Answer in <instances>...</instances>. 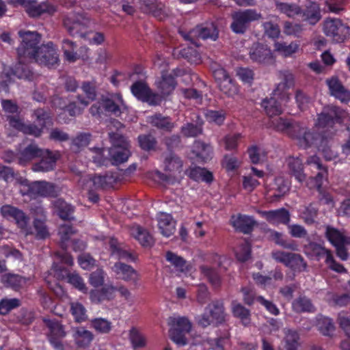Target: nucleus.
<instances>
[{
    "label": "nucleus",
    "instance_id": "f257e3e1",
    "mask_svg": "<svg viewBox=\"0 0 350 350\" xmlns=\"http://www.w3.org/2000/svg\"><path fill=\"white\" fill-rule=\"evenodd\" d=\"M344 113L342 109L335 105H327L323 108L315 123L319 129H322L323 139H331L336 135L337 130L335 124L341 122Z\"/></svg>",
    "mask_w": 350,
    "mask_h": 350
},
{
    "label": "nucleus",
    "instance_id": "f03ea898",
    "mask_svg": "<svg viewBox=\"0 0 350 350\" xmlns=\"http://www.w3.org/2000/svg\"><path fill=\"white\" fill-rule=\"evenodd\" d=\"M18 36L21 38V44L17 48L18 59L23 61H32L40 48L41 35L37 31L20 30Z\"/></svg>",
    "mask_w": 350,
    "mask_h": 350
},
{
    "label": "nucleus",
    "instance_id": "7ed1b4c3",
    "mask_svg": "<svg viewBox=\"0 0 350 350\" xmlns=\"http://www.w3.org/2000/svg\"><path fill=\"white\" fill-rule=\"evenodd\" d=\"M179 32L185 40L189 41L196 46H198V41L200 39L204 40L210 39L215 41L219 37L217 26L213 22H206L198 25L188 32L183 31Z\"/></svg>",
    "mask_w": 350,
    "mask_h": 350
},
{
    "label": "nucleus",
    "instance_id": "20e7f679",
    "mask_svg": "<svg viewBox=\"0 0 350 350\" xmlns=\"http://www.w3.org/2000/svg\"><path fill=\"white\" fill-rule=\"evenodd\" d=\"M232 23L230 28L232 31L237 34H244L253 21L262 18V16L255 9H247L234 12L231 15Z\"/></svg>",
    "mask_w": 350,
    "mask_h": 350
},
{
    "label": "nucleus",
    "instance_id": "39448f33",
    "mask_svg": "<svg viewBox=\"0 0 350 350\" xmlns=\"http://www.w3.org/2000/svg\"><path fill=\"white\" fill-rule=\"evenodd\" d=\"M10 4L14 7L22 6L27 15L33 18L40 17L44 14H53L56 11V7L49 1H43L38 3L37 0H7Z\"/></svg>",
    "mask_w": 350,
    "mask_h": 350
},
{
    "label": "nucleus",
    "instance_id": "423d86ee",
    "mask_svg": "<svg viewBox=\"0 0 350 350\" xmlns=\"http://www.w3.org/2000/svg\"><path fill=\"white\" fill-rule=\"evenodd\" d=\"M90 23V18L84 14L71 12L64 16L63 24L68 33L71 36L80 34L85 37L82 31L87 28Z\"/></svg>",
    "mask_w": 350,
    "mask_h": 350
},
{
    "label": "nucleus",
    "instance_id": "0eeeda50",
    "mask_svg": "<svg viewBox=\"0 0 350 350\" xmlns=\"http://www.w3.org/2000/svg\"><path fill=\"white\" fill-rule=\"evenodd\" d=\"M325 237L336 247L337 256L342 260L348 258L347 245H350V237L344 235L338 229L330 226H326Z\"/></svg>",
    "mask_w": 350,
    "mask_h": 350
},
{
    "label": "nucleus",
    "instance_id": "6e6552de",
    "mask_svg": "<svg viewBox=\"0 0 350 350\" xmlns=\"http://www.w3.org/2000/svg\"><path fill=\"white\" fill-rule=\"evenodd\" d=\"M172 325L169 331L170 337L176 344L183 346L187 344L185 334L191 329V324L185 317L170 318Z\"/></svg>",
    "mask_w": 350,
    "mask_h": 350
},
{
    "label": "nucleus",
    "instance_id": "1a4fd4ad",
    "mask_svg": "<svg viewBox=\"0 0 350 350\" xmlns=\"http://www.w3.org/2000/svg\"><path fill=\"white\" fill-rule=\"evenodd\" d=\"M271 256L277 262L284 264L294 271L301 272L306 270L307 263L299 254L275 251L271 253Z\"/></svg>",
    "mask_w": 350,
    "mask_h": 350
},
{
    "label": "nucleus",
    "instance_id": "9d476101",
    "mask_svg": "<svg viewBox=\"0 0 350 350\" xmlns=\"http://www.w3.org/2000/svg\"><path fill=\"white\" fill-rule=\"evenodd\" d=\"M324 32L336 42H342L350 35V27L338 18L328 19L324 24Z\"/></svg>",
    "mask_w": 350,
    "mask_h": 350
},
{
    "label": "nucleus",
    "instance_id": "9b49d317",
    "mask_svg": "<svg viewBox=\"0 0 350 350\" xmlns=\"http://www.w3.org/2000/svg\"><path fill=\"white\" fill-rule=\"evenodd\" d=\"M34 56L35 57L32 58L33 62L49 68L55 67L59 63V55L51 42L40 45Z\"/></svg>",
    "mask_w": 350,
    "mask_h": 350
},
{
    "label": "nucleus",
    "instance_id": "f8f14e48",
    "mask_svg": "<svg viewBox=\"0 0 350 350\" xmlns=\"http://www.w3.org/2000/svg\"><path fill=\"white\" fill-rule=\"evenodd\" d=\"M1 213L5 217H10L13 218L17 226L25 235L33 234L31 228L29 226V217L22 210L6 204L1 208Z\"/></svg>",
    "mask_w": 350,
    "mask_h": 350
},
{
    "label": "nucleus",
    "instance_id": "ddd939ff",
    "mask_svg": "<svg viewBox=\"0 0 350 350\" xmlns=\"http://www.w3.org/2000/svg\"><path fill=\"white\" fill-rule=\"evenodd\" d=\"M272 126L277 130L285 133L291 137L297 139L300 138L306 126L304 124L282 118L272 121Z\"/></svg>",
    "mask_w": 350,
    "mask_h": 350
},
{
    "label": "nucleus",
    "instance_id": "4468645a",
    "mask_svg": "<svg viewBox=\"0 0 350 350\" xmlns=\"http://www.w3.org/2000/svg\"><path fill=\"white\" fill-rule=\"evenodd\" d=\"M43 322L49 330L47 337L50 343L57 350H64L62 340L66 336V332L63 325L55 319L44 318Z\"/></svg>",
    "mask_w": 350,
    "mask_h": 350
},
{
    "label": "nucleus",
    "instance_id": "2eb2a0df",
    "mask_svg": "<svg viewBox=\"0 0 350 350\" xmlns=\"http://www.w3.org/2000/svg\"><path fill=\"white\" fill-rule=\"evenodd\" d=\"M33 61H21L18 59V64H16L11 71V72H3L1 74V78L5 79L3 80L0 84L3 88H8V83L11 82V76L14 75L18 79H23L28 81L35 80V73L32 72L29 66L26 64L28 62H32Z\"/></svg>",
    "mask_w": 350,
    "mask_h": 350
},
{
    "label": "nucleus",
    "instance_id": "dca6fc26",
    "mask_svg": "<svg viewBox=\"0 0 350 350\" xmlns=\"http://www.w3.org/2000/svg\"><path fill=\"white\" fill-rule=\"evenodd\" d=\"M28 194L30 196L56 198L60 189L54 183L46 181H35L28 187Z\"/></svg>",
    "mask_w": 350,
    "mask_h": 350
},
{
    "label": "nucleus",
    "instance_id": "f3484780",
    "mask_svg": "<svg viewBox=\"0 0 350 350\" xmlns=\"http://www.w3.org/2000/svg\"><path fill=\"white\" fill-rule=\"evenodd\" d=\"M40 161L32 165L31 170L33 172H46L53 170L56 162L59 158V153L57 151L53 152L49 149H42Z\"/></svg>",
    "mask_w": 350,
    "mask_h": 350
},
{
    "label": "nucleus",
    "instance_id": "a211bd4d",
    "mask_svg": "<svg viewBox=\"0 0 350 350\" xmlns=\"http://www.w3.org/2000/svg\"><path fill=\"white\" fill-rule=\"evenodd\" d=\"M258 213L273 225L283 224L287 226L291 221L290 212L284 208L271 211H258Z\"/></svg>",
    "mask_w": 350,
    "mask_h": 350
},
{
    "label": "nucleus",
    "instance_id": "6ab92c4d",
    "mask_svg": "<svg viewBox=\"0 0 350 350\" xmlns=\"http://www.w3.org/2000/svg\"><path fill=\"white\" fill-rule=\"evenodd\" d=\"M330 94L342 103L350 101V91L347 90L338 77H332L326 80Z\"/></svg>",
    "mask_w": 350,
    "mask_h": 350
},
{
    "label": "nucleus",
    "instance_id": "aec40b11",
    "mask_svg": "<svg viewBox=\"0 0 350 350\" xmlns=\"http://www.w3.org/2000/svg\"><path fill=\"white\" fill-rule=\"evenodd\" d=\"M141 10L144 13L151 14L159 21L167 16V9L161 2L157 0H142Z\"/></svg>",
    "mask_w": 350,
    "mask_h": 350
},
{
    "label": "nucleus",
    "instance_id": "412c9836",
    "mask_svg": "<svg viewBox=\"0 0 350 350\" xmlns=\"http://www.w3.org/2000/svg\"><path fill=\"white\" fill-rule=\"evenodd\" d=\"M54 271L55 275L59 279H64L66 277L68 281L76 288L79 289L83 293H87L88 288L86 287L82 278L77 273H68V270L62 265H55Z\"/></svg>",
    "mask_w": 350,
    "mask_h": 350
},
{
    "label": "nucleus",
    "instance_id": "4be33fe9",
    "mask_svg": "<svg viewBox=\"0 0 350 350\" xmlns=\"http://www.w3.org/2000/svg\"><path fill=\"white\" fill-rule=\"evenodd\" d=\"M306 164L313 166L318 170L317 175L310 178L312 182H314V187L320 191L324 180L327 178V167L323 166L321 162V159L316 155L309 157L306 160Z\"/></svg>",
    "mask_w": 350,
    "mask_h": 350
},
{
    "label": "nucleus",
    "instance_id": "5701e85b",
    "mask_svg": "<svg viewBox=\"0 0 350 350\" xmlns=\"http://www.w3.org/2000/svg\"><path fill=\"white\" fill-rule=\"evenodd\" d=\"M42 149L35 143H31L19 150L17 153V161L20 165H26L33 160L42 156Z\"/></svg>",
    "mask_w": 350,
    "mask_h": 350
},
{
    "label": "nucleus",
    "instance_id": "b1692460",
    "mask_svg": "<svg viewBox=\"0 0 350 350\" xmlns=\"http://www.w3.org/2000/svg\"><path fill=\"white\" fill-rule=\"evenodd\" d=\"M108 245L111 256L118 259L131 260V261L135 260L133 254L129 251L127 246L124 243L118 241L117 239L111 237L109 239Z\"/></svg>",
    "mask_w": 350,
    "mask_h": 350
},
{
    "label": "nucleus",
    "instance_id": "393cba45",
    "mask_svg": "<svg viewBox=\"0 0 350 350\" xmlns=\"http://www.w3.org/2000/svg\"><path fill=\"white\" fill-rule=\"evenodd\" d=\"M111 269L117 275H121V278L126 282H132L136 284L139 278L137 271L131 266L123 262H116Z\"/></svg>",
    "mask_w": 350,
    "mask_h": 350
},
{
    "label": "nucleus",
    "instance_id": "a878e982",
    "mask_svg": "<svg viewBox=\"0 0 350 350\" xmlns=\"http://www.w3.org/2000/svg\"><path fill=\"white\" fill-rule=\"evenodd\" d=\"M304 252L308 256L314 258L317 260L325 259L329 256L332 251L325 248L323 245L309 241L304 245Z\"/></svg>",
    "mask_w": 350,
    "mask_h": 350
},
{
    "label": "nucleus",
    "instance_id": "bb28decb",
    "mask_svg": "<svg viewBox=\"0 0 350 350\" xmlns=\"http://www.w3.org/2000/svg\"><path fill=\"white\" fill-rule=\"evenodd\" d=\"M250 57L254 62L265 63L271 59V50L259 42H255L250 49Z\"/></svg>",
    "mask_w": 350,
    "mask_h": 350
},
{
    "label": "nucleus",
    "instance_id": "cd10ccee",
    "mask_svg": "<svg viewBox=\"0 0 350 350\" xmlns=\"http://www.w3.org/2000/svg\"><path fill=\"white\" fill-rule=\"evenodd\" d=\"M103 109L116 116L121 113L120 107L123 105V99L120 94H116L110 96H103L101 98Z\"/></svg>",
    "mask_w": 350,
    "mask_h": 350
},
{
    "label": "nucleus",
    "instance_id": "c85d7f7f",
    "mask_svg": "<svg viewBox=\"0 0 350 350\" xmlns=\"http://www.w3.org/2000/svg\"><path fill=\"white\" fill-rule=\"evenodd\" d=\"M157 221L159 228L163 236L169 237L174 234L176 221L171 215L165 213H159L157 215Z\"/></svg>",
    "mask_w": 350,
    "mask_h": 350
},
{
    "label": "nucleus",
    "instance_id": "c756f323",
    "mask_svg": "<svg viewBox=\"0 0 350 350\" xmlns=\"http://www.w3.org/2000/svg\"><path fill=\"white\" fill-rule=\"evenodd\" d=\"M231 224L239 231L248 234L252 231L256 221L252 217L239 214L237 217H232Z\"/></svg>",
    "mask_w": 350,
    "mask_h": 350
},
{
    "label": "nucleus",
    "instance_id": "7c9ffc66",
    "mask_svg": "<svg viewBox=\"0 0 350 350\" xmlns=\"http://www.w3.org/2000/svg\"><path fill=\"white\" fill-rule=\"evenodd\" d=\"M116 289V288L113 286H105L100 289L92 290L90 292V298L94 304L111 300L114 297Z\"/></svg>",
    "mask_w": 350,
    "mask_h": 350
},
{
    "label": "nucleus",
    "instance_id": "2f4dec72",
    "mask_svg": "<svg viewBox=\"0 0 350 350\" xmlns=\"http://www.w3.org/2000/svg\"><path fill=\"white\" fill-rule=\"evenodd\" d=\"M282 342L285 350H298L301 345L300 334L293 329L284 328Z\"/></svg>",
    "mask_w": 350,
    "mask_h": 350
},
{
    "label": "nucleus",
    "instance_id": "473e14b6",
    "mask_svg": "<svg viewBox=\"0 0 350 350\" xmlns=\"http://www.w3.org/2000/svg\"><path fill=\"white\" fill-rule=\"evenodd\" d=\"M286 163L290 174L299 182L303 183L306 180V174L304 172L302 161L298 157H288Z\"/></svg>",
    "mask_w": 350,
    "mask_h": 350
},
{
    "label": "nucleus",
    "instance_id": "72a5a7b5",
    "mask_svg": "<svg viewBox=\"0 0 350 350\" xmlns=\"http://www.w3.org/2000/svg\"><path fill=\"white\" fill-rule=\"evenodd\" d=\"M149 123L159 130L171 132L175 127L174 122L169 116H164L161 113H155L149 118Z\"/></svg>",
    "mask_w": 350,
    "mask_h": 350
},
{
    "label": "nucleus",
    "instance_id": "f704fd0d",
    "mask_svg": "<svg viewBox=\"0 0 350 350\" xmlns=\"http://www.w3.org/2000/svg\"><path fill=\"white\" fill-rule=\"evenodd\" d=\"M206 311L217 324H221L225 321V312L223 302L213 301L206 307Z\"/></svg>",
    "mask_w": 350,
    "mask_h": 350
},
{
    "label": "nucleus",
    "instance_id": "c9c22d12",
    "mask_svg": "<svg viewBox=\"0 0 350 350\" xmlns=\"http://www.w3.org/2000/svg\"><path fill=\"white\" fill-rule=\"evenodd\" d=\"M164 170L172 174H180L183 170V161L173 152H170L164 158Z\"/></svg>",
    "mask_w": 350,
    "mask_h": 350
},
{
    "label": "nucleus",
    "instance_id": "e433bc0d",
    "mask_svg": "<svg viewBox=\"0 0 350 350\" xmlns=\"http://www.w3.org/2000/svg\"><path fill=\"white\" fill-rule=\"evenodd\" d=\"M302 20L308 22L310 25H315L321 18V10L316 3H310L304 10H301Z\"/></svg>",
    "mask_w": 350,
    "mask_h": 350
},
{
    "label": "nucleus",
    "instance_id": "4c0bfd02",
    "mask_svg": "<svg viewBox=\"0 0 350 350\" xmlns=\"http://www.w3.org/2000/svg\"><path fill=\"white\" fill-rule=\"evenodd\" d=\"M88 180L92 183V189H99L111 187L116 179L111 174H106L104 176L89 175Z\"/></svg>",
    "mask_w": 350,
    "mask_h": 350
},
{
    "label": "nucleus",
    "instance_id": "58836bf2",
    "mask_svg": "<svg viewBox=\"0 0 350 350\" xmlns=\"http://www.w3.org/2000/svg\"><path fill=\"white\" fill-rule=\"evenodd\" d=\"M54 207L56 209L57 215L63 220H73V213L75 207L68 204L62 199H57L54 202Z\"/></svg>",
    "mask_w": 350,
    "mask_h": 350
},
{
    "label": "nucleus",
    "instance_id": "ea45409f",
    "mask_svg": "<svg viewBox=\"0 0 350 350\" xmlns=\"http://www.w3.org/2000/svg\"><path fill=\"white\" fill-rule=\"evenodd\" d=\"M292 308L296 313L313 312L315 310L310 299L304 295H300L293 300Z\"/></svg>",
    "mask_w": 350,
    "mask_h": 350
},
{
    "label": "nucleus",
    "instance_id": "a19ab883",
    "mask_svg": "<svg viewBox=\"0 0 350 350\" xmlns=\"http://www.w3.org/2000/svg\"><path fill=\"white\" fill-rule=\"evenodd\" d=\"M201 273L207 278L213 288H219L221 284V278L217 269L208 265H201L199 267Z\"/></svg>",
    "mask_w": 350,
    "mask_h": 350
},
{
    "label": "nucleus",
    "instance_id": "79ce46f5",
    "mask_svg": "<svg viewBox=\"0 0 350 350\" xmlns=\"http://www.w3.org/2000/svg\"><path fill=\"white\" fill-rule=\"evenodd\" d=\"M262 107L269 116H278L282 113V109L278 98L271 97L265 98L262 102Z\"/></svg>",
    "mask_w": 350,
    "mask_h": 350
},
{
    "label": "nucleus",
    "instance_id": "37998d69",
    "mask_svg": "<svg viewBox=\"0 0 350 350\" xmlns=\"http://www.w3.org/2000/svg\"><path fill=\"white\" fill-rule=\"evenodd\" d=\"M176 82L172 75L163 73L161 79L157 83V88L163 96L169 95L175 88Z\"/></svg>",
    "mask_w": 350,
    "mask_h": 350
},
{
    "label": "nucleus",
    "instance_id": "c03bdc74",
    "mask_svg": "<svg viewBox=\"0 0 350 350\" xmlns=\"http://www.w3.org/2000/svg\"><path fill=\"white\" fill-rule=\"evenodd\" d=\"M269 239L273 241L275 244L280 245L285 249H289L291 250H297V245L294 241H288L284 238L282 233L275 231H269Z\"/></svg>",
    "mask_w": 350,
    "mask_h": 350
},
{
    "label": "nucleus",
    "instance_id": "a18cd8bd",
    "mask_svg": "<svg viewBox=\"0 0 350 350\" xmlns=\"http://www.w3.org/2000/svg\"><path fill=\"white\" fill-rule=\"evenodd\" d=\"M1 282L5 286L18 290L26 283V280L18 274L8 273L1 276Z\"/></svg>",
    "mask_w": 350,
    "mask_h": 350
},
{
    "label": "nucleus",
    "instance_id": "49530a36",
    "mask_svg": "<svg viewBox=\"0 0 350 350\" xmlns=\"http://www.w3.org/2000/svg\"><path fill=\"white\" fill-rule=\"evenodd\" d=\"M186 174L192 179L195 180H202L206 183L213 181V174L211 172L204 168L200 167H195L190 168L186 172Z\"/></svg>",
    "mask_w": 350,
    "mask_h": 350
},
{
    "label": "nucleus",
    "instance_id": "de8ad7c7",
    "mask_svg": "<svg viewBox=\"0 0 350 350\" xmlns=\"http://www.w3.org/2000/svg\"><path fill=\"white\" fill-rule=\"evenodd\" d=\"M137 139L139 146L144 151H154L157 148V140L152 134H141Z\"/></svg>",
    "mask_w": 350,
    "mask_h": 350
},
{
    "label": "nucleus",
    "instance_id": "09e8293b",
    "mask_svg": "<svg viewBox=\"0 0 350 350\" xmlns=\"http://www.w3.org/2000/svg\"><path fill=\"white\" fill-rule=\"evenodd\" d=\"M92 135L90 133H79L72 139L71 149L75 152H79L88 146Z\"/></svg>",
    "mask_w": 350,
    "mask_h": 350
},
{
    "label": "nucleus",
    "instance_id": "8fccbe9b",
    "mask_svg": "<svg viewBox=\"0 0 350 350\" xmlns=\"http://www.w3.org/2000/svg\"><path fill=\"white\" fill-rule=\"evenodd\" d=\"M276 8L288 17L294 18L301 14V8L295 3H288L284 2H277Z\"/></svg>",
    "mask_w": 350,
    "mask_h": 350
},
{
    "label": "nucleus",
    "instance_id": "3c124183",
    "mask_svg": "<svg viewBox=\"0 0 350 350\" xmlns=\"http://www.w3.org/2000/svg\"><path fill=\"white\" fill-rule=\"evenodd\" d=\"M319 138V134L312 132L307 127L305 132L302 133L300 138L297 141V144L301 148H308L316 144Z\"/></svg>",
    "mask_w": 350,
    "mask_h": 350
},
{
    "label": "nucleus",
    "instance_id": "603ef678",
    "mask_svg": "<svg viewBox=\"0 0 350 350\" xmlns=\"http://www.w3.org/2000/svg\"><path fill=\"white\" fill-rule=\"evenodd\" d=\"M274 191L271 196L272 200H278L283 197L289 190V186L287 181L282 177L275 178L274 187L272 188Z\"/></svg>",
    "mask_w": 350,
    "mask_h": 350
},
{
    "label": "nucleus",
    "instance_id": "864d4df0",
    "mask_svg": "<svg viewBox=\"0 0 350 350\" xmlns=\"http://www.w3.org/2000/svg\"><path fill=\"white\" fill-rule=\"evenodd\" d=\"M232 310L234 317L241 319L244 325H247L250 321V312L248 309L236 301L232 302Z\"/></svg>",
    "mask_w": 350,
    "mask_h": 350
},
{
    "label": "nucleus",
    "instance_id": "5fc2aeb1",
    "mask_svg": "<svg viewBox=\"0 0 350 350\" xmlns=\"http://www.w3.org/2000/svg\"><path fill=\"white\" fill-rule=\"evenodd\" d=\"M317 326L319 332L326 336H332L335 331L333 320L329 317H321L317 320Z\"/></svg>",
    "mask_w": 350,
    "mask_h": 350
},
{
    "label": "nucleus",
    "instance_id": "6e6d98bb",
    "mask_svg": "<svg viewBox=\"0 0 350 350\" xmlns=\"http://www.w3.org/2000/svg\"><path fill=\"white\" fill-rule=\"evenodd\" d=\"M202 124L187 122L180 129L181 134L185 137H196L202 133Z\"/></svg>",
    "mask_w": 350,
    "mask_h": 350
},
{
    "label": "nucleus",
    "instance_id": "4d7b16f0",
    "mask_svg": "<svg viewBox=\"0 0 350 350\" xmlns=\"http://www.w3.org/2000/svg\"><path fill=\"white\" fill-rule=\"evenodd\" d=\"M131 90L133 94L142 101L148 96L150 90L147 84L142 81L134 83Z\"/></svg>",
    "mask_w": 350,
    "mask_h": 350
},
{
    "label": "nucleus",
    "instance_id": "13d9d810",
    "mask_svg": "<svg viewBox=\"0 0 350 350\" xmlns=\"http://www.w3.org/2000/svg\"><path fill=\"white\" fill-rule=\"evenodd\" d=\"M133 234L143 246H151L154 243L152 237L146 230L140 226L133 229Z\"/></svg>",
    "mask_w": 350,
    "mask_h": 350
},
{
    "label": "nucleus",
    "instance_id": "bf43d9fd",
    "mask_svg": "<svg viewBox=\"0 0 350 350\" xmlns=\"http://www.w3.org/2000/svg\"><path fill=\"white\" fill-rule=\"evenodd\" d=\"M110 155L112 163L118 165L120 163L126 161L131 155L129 148L111 149L110 150Z\"/></svg>",
    "mask_w": 350,
    "mask_h": 350
},
{
    "label": "nucleus",
    "instance_id": "052dcab7",
    "mask_svg": "<svg viewBox=\"0 0 350 350\" xmlns=\"http://www.w3.org/2000/svg\"><path fill=\"white\" fill-rule=\"evenodd\" d=\"M109 138L116 148H130L129 142L121 132H109Z\"/></svg>",
    "mask_w": 350,
    "mask_h": 350
},
{
    "label": "nucleus",
    "instance_id": "680f3d73",
    "mask_svg": "<svg viewBox=\"0 0 350 350\" xmlns=\"http://www.w3.org/2000/svg\"><path fill=\"white\" fill-rule=\"evenodd\" d=\"M21 305V301L19 299L4 298L0 301V314L6 315L12 310L18 308Z\"/></svg>",
    "mask_w": 350,
    "mask_h": 350
},
{
    "label": "nucleus",
    "instance_id": "e2e57ef3",
    "mask_svg": "<svg viewBox=\"0 0 350 350\" xmlns=\"http://www.w3.org/2000/svg\"><path fill=\"white\" fill-rule=\"evenodd\" d=\"M226 113L224 110L208 109L204 113L206 120L208 122H213L217 125H221L226 118Z\"/></svg>",
    "mask_w": 350,
    "mask_h": 350
},
{
    "label": "nucleus",
    "instance_id": "0e129e2a",
    "mask_svg": "<svg viewBox=\"0 0 350 350\" xmlns=\"http://www.w3.org/2000/svg\"><path fill=\"white\" fill-rule=\"evenodd\" d=\"M129 339L134 349L142 348L146 346V338L135 327L131 329L129 332Z\"/></svg>",
    "mask_w": 350,
    "mask_h": 350
},
{
    "label": "nucleus",
    "instance_id": "69168bd1",
    "mask_svg": "<svg viewBox=\"0 0 350 350\" xmlns=\"http://www.w3.org/2000/svg\"><path fill=\"white\" fill-rule=\"evenodd\" d=\"M275 50L281 53L284 56H290L297 52L299 45L295 42L288 44L286 42H275L274 44Z\"/></svg>",
    "mask_w": 350,
    "mask_h": 350
},
{
    "label": "nucleus",
    "instance_id": "338daca9",
    "mask_svg": "<svg viewBox=\"0 0 350 350\" xmlns=\"http://www.w3.org/2000/svg\"><path fill=\"white\" fill-rule=\"evenodd\" d=\"M219 90L228 96L232 97L238 93V88L230 77L217 84Z\"/></svg>",
    "mask_w": 350,
    "mask_h": 350
},
{
    "label": "nucleus",
    "instance_id": "774afa93",
    "mask_svg": "<svg viewBox=\"0 0 350 350\" xmlns=\"http://www.w3.org/2000/svg\"><path fill=\"white\" fill-rule=\"evenodd\" d=\"M229 338V329L226 327L224 329V334L222 336L209 340L208 343L211 347L210 348L213 350H224V345L228 340Z\"/></svg>",
    "mask_w": 350,
    "mask_h": 350
}]
</instances>
